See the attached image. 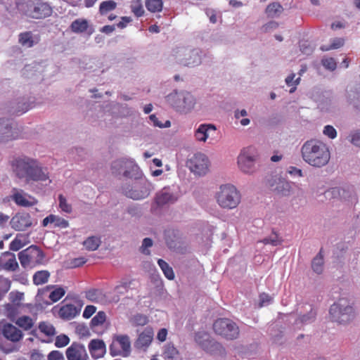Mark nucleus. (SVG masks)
<instances>
[{
	"instance_id": "nucleus-1",
	"label": "nucleus",
	"mask_w": 360,
	"mask_h": 360,
	"mask_svg": "<svg viewBox=\"0 0 360 360\" xmlns=\"http://www.w3.org/2000/svg\"><path fill=\"white\" fill-rule=\"evenodd\" d=\"M11 165L15 176L25 180L27 184L35 181L48 185L52 183L49 169L37 159L27 156L18 157L11 161Z\"/></svg>"
},
{
	"instance_id": "nucleus-2",
	"label": "nucleus",
	"mask_w": 360,
	"mask_h": 360,
	"mask_svg": "<svg viewBox=\"0 0 360 360\" xmlns=\"http://www.w3.org/2000/svg\"><path fill=\"white\" fill-rule=\"evenodd\" d=\"M301 155L306 163L314 167L326 165L330 158L328 146L316 139L307 141L301 147Z\"/></svg>"
},
{
	"instance_id": "nucleus-3",
	"label": "nucleus",
	"mask_w": 360,
	"mask_h": 360,
	"mask_svg": "<svg viewBox=\"0 0 360 360\" xmlns=\"http://www.w3.org/2000/svg\"><path fill=\"white\" fill-rule=\"evenodd\" d=\"M165 100L176 112L184 115L192 112L198 104L195 96L186 90H174L165 97Z\"/></svg>"
},
{
	"instance_id": "nucleus-4",
	"label": "nucleus",
	"mask_w": 360,
	"mask_h": 360,
	"mask_svg": "<svg viewBox=\"0 0 360 360\" xmlns=\"http://www.w3.org/2000/svg\"><path fill=\"white\" fill-rule=\"evenodd\" d=\"M217 205L222 209L233 210L240 202V194L237 188L231 184L221 185L214 195Z\"/></svg>"
},
{
	"instance_id": "nucleus-5",
	"label": "nucleus",
	"mask_w": 360,
	"mask_h": 360,
	"mask_svg": "<svg viewBox=\"0 0 360 360\" xmlns=\"http://www.w3.org/2000/svg\"><path fill=\"white\" fill-rule=\"evenodd\" d=\"M329 314L332 321L346 324L354 319L356 314L353 304L346 298H341L330 306Z\"/></svg>"
},
{
	"instance_id": "nucleus-6",
	"label": "nucleus",
	"mask_w": 360,
	"mask_h": 360,
	"mask_svg": "<svg viewBox=\"0 0 360 360\" xmlns=\"http://www.w3.org/2000/svg\"><path fill=\"white\" fill-rule=\"evenodd\" d=\"M17 7L27 16L36 19L46 18L52 13L51 6L39 0H22L17 4Z\"/></svg>"
},
{
	"instance_id": "nucleus-7",
	"label": "nucleus",
	"mask_w": 360,
	"mask_h": 360,
	"mask_svg": "<svg viewBox=\"0 0 360 360\" xmlns=\"http://www.w3.org/2000/svg\"><path fill=\"white\" fill-rule=\"evenodd\" d=\"M153 190L151 184L144 177L134 179L122 187V193L129 198L141 200L146 198Z\"/></svg>"
},
{
	"instance_id": "nucleus-8",
	"label": "nucleus",
	"mask_w": 360,
	"mask_h": 360,
	"mask_svg": "<svg viewBox=\"0 0 360 360\" xmlns=\"http://www.w3.org/2000/svg\"><path fill=\"white\" fill-rule=\"evenodd\" d=\"M202 56V51L198 49L179 47L172 51V56L178 63L190 68L200 65Z\"/></svg>"
},
{
	"instance_id": "nucleus-9",
	"label": "nucleus",
	"mask_w": 360,
	"mask_h": 360,
	"mask_svg": "<svg viewBox=\"0 0 360 360\" xmlns=\"http://www.w3.org/2000/svg\"><path fill=\"white\" fill-rule=\"evenodd\" d=\"M258 155L257 150L253 146L243 148L237 158L239 170L245 174H253L256 172Z\"/></svg>"
},
{
	"instance_id": "nucleus-10",
	"label": "nucleus",
	"mask_w": 360,
	"mask_h": 360,
	"mask_svg": "<svg viewBox=\"0 0 360 360\" xmlns=\"http://www.w3.org/2000/svg\"><path fill=\"white\" fill-rule=\"evenodd\" d=\"M112 172L116 175L123 174L124 176L137 179L142 178V172L139 166L131 160H120L112 165Z\"/></svg>"
},
{
	"instance_id": "nucleus-11",
	"label": "nucleus",
	"mask_w": 360,
	"mask_h": 360,
	"mask_svg": "<svg viewBox=\"0 0 360 360\" xmlns=\"http://www.w3.org/2000/svg\"><path fill=\"white\" fill-rule=\"evenodd\" d=\"M213 329L216 334L228 340L236 339L239 335L238 327L228 319H217L213 324Z\"/></svg>"
},
{
	"instance_id": "nucleus-12",
	"label": "nucleus",
	"mask_w": 360,
	"mask_h": 360,
	"mask_svg": "<svg viewBox=\"0 0 360 360\" xmlns=\"http://www.w3.org/2000/svg\"><path fill=\"white\" fill-rule=\"evenodd\" d=\"M187 166L194 174L203 176L208 172L210 162L205 154L197 153L188 159Z\"/></svg>"
},
{
	"instance_id": "nucleus-13",
	"label": "nucleus",
	"mask_w": 360,
	"mask_h": 360,
	"mask_svg": "<svg viewBox=\"0 0 360 360\" xmlns=\"http://www.w3.org/2000/svg\"><path fill=\"white\" fill-rule=\"evenodd\" d=\"M269 190L279 196H289L292 191V184L280 176H274L267 181Z\"/></svg>"
},
{
	"instance_id": "nucleus-14",
	"label": "nucleus",
	"mask_w": 360,
	"mask_h": 360,
	"mask_svg": "<svg viewBox=\"0 0 360 360\" xmlns=\"http://www.w3.org/2000/svg\"><path fill=\"white\" fill-rule=\"evenodd\" d=\"M217 128L212 124H200L193 131V138L199 143H212L214 141L213 134L216 132Z\"/></svg>"
},
{
	"instance_id": "nucleus-15",
	"label": "nucleus",
	"mask_w": 360,
	"mask_h": 360,
	"mask_svg": "<svg viewBox=\"0 0 360 360\" xmlns=\"http://www.w3.org/2000/svg\"><path fill=\"white\" fill-rule=\"evenodd\" d=\"M34 257H36L37 263H41L44 257L43 252L35 246H30L18 254L20 262L25 268L30 266Z\"/></svg>"
},
{
	"instance_id": "nucleus-16",
	"label": "nucleus",
	"mask_w": 360,
	"mask_h": 360,
	"mask_svg": "<svg viewBox=\"0 0 360 360\" xmlns=\"http://www.w3.org/2000/svg\"><path fill=\"white\" fill-rule=\"evenodd\" d=\"M10 198L20 207H30L37 204V200L34 196L20 188H13Z\"/></svg>"
},
{
	"instance_id": "nucleus-17",
	"label": "nucleus",
	"mask_w": 360,
	"mask_h": 360,
	"mask_svg": "<svg viewBox=\"0 0 360 360\" xmlns=\"http://www.w3.org/2000/svg\"><path fill=\"white\" fill-rule=\"evenodd\" d=\"M110 350L113 355L120 354L124 357L128 356L131 351L129 337L127 335L117 336L112 342Z\"/></svg>"
},
{
	"instance_id": "nucleus-18",
	"label": "nucleus",
	"mask_w": 360,
	"mask_h": 360,
	"mask_svg": "<svg viewBox=\"0 0 360 360\" xmlns=\"http://www.w3.org/2000/svg\"><path fill=\"white\" fill-rule=\"evenodd\" d=\"M10 224L15 231H24L32 226V219L28 213L18 212L12 217Z\"/></svg>"
},
{
	"instance_id": "nucleus-19",
	"label": "nucleus",
	"mask_w": 360,
	"mask_h": 360,
	"mask_svg": "<svg viewBox=\"0 0 360 360\" xmlns=\"http://www.w3.org/2000/svg\"><path fill=\"white\" fill-rule=\"evenodd\" d=\"M65 354L68 360H87L88 359L85 347L77 342H73L66 349Z\"/></svg>"
},
{
	"instance_id": "nucleus-20",
	"label": "nucleus",
	"mask_w": 360,
	"mask_h": 360,
	"mask_svg": "<svg viewBox=\"0 0 360 360\" xmlns=\"http://www.w3.org/2000/svg\"><path fill=\"white\" fill-rule=\"evenodd\" d=\"M330 193L333 198H339L343 202H353L356 201V195L351 187L333 188Z\"/></svg>"
},
{
	"instance_id": "nucleus-21",
	"label": "nucleus",
	"mask_w": 360,
	"mask_h": 360,
	"mask_svg": "<svg viewBox=\"0 0 360 360\" xmlns=\"http://www.w3.org/2000/svg\"><path fill=\"white\" fill-rule=\"evenodd\" d=\"M195 342L204 350L209 352L213 351V347H218L219 345L211 339L210 335L205 331H199L195 334Z\"/></svg>"
},
{
	"instance_id": "nucleus-22",
	"label": "nucleus",
	"mask_w": 360,
	"mask_h": 360,
	"mask_svg": "<svg viewBox=\"0 0 360 360\" xmlns=\"http://www.w3.org/2000/svg\"><path fill=\"white\" fill-rule=\"evenodd\" d=\"M179 195L169 188H164L156 194L155 202L158 205L174 203L177 200Z\"/></svg>"
},
{
	"instance_id": "nucleus-23",
	"label": "nucleus",
	"mask_w": 360,
	"mask_h": 360,
	"mask_svg": "<svg viewBox=\"0 0 360 360\" xmlns=\"http://www.w3.org/2000/svg\"><path fill=\"white\" fill-rule=\"evenodd\" d=\"M316 315V311L311 305L304 304L300 309V315L295 323L297 325L311 323L315 320Z\"/></svg>"
},
{
	"instance_id": "nucleus-24",
	"label": "nucleus",
	"mask_w": 360,
	"mask_h": 360,
	"mask_svg": "<svg viewBox=\"0 0 360 360\" xmlns=\"http://www.w3.org/2000/svg\"><path fill=\"white\" fill-rule=\"evenodd\" d=\"M2 334L5 338L13 342H19L23 337L22 332L11 323L4 326Z\"/></svg>"
},
{
	"instance_id": "nucleus-25",
	"label": "nucleus",
	"mask_w": 360,
	"mask_h": 360,
	"mask_svg": "<svg viewBox=\"0 0 360 360\" xmlns=\"http://www.w3.org/2000/svg\"><path fill=\"white\" fill-rule=\"evenodd\" d=\"M0 266L7 271H15L18 267V264L14 254L5 252L0 257Z\"/></svg>"
},
{
	"instance_id": "nucleus-26",
	"label": "nucleus",
	"mask_w": 360,
	"mask_h": 360,
	"mask_svg": "<svg viewBox=\"0 0 360 360\" xmlns=\"http://www.w3.org/2000/svg\"><path fill=\"white\" fill-rule=\"evenodd\" d=\"M89 349L93 358L99 359L105 353V345L101 340H92L89 345Z\"/></svg>"
},
{
	"instance_id": "nucleus-27",
	"label": "nucleus",
	"mask_w": 360,
	"mask_h": 360,
	"mask_svg": "<svg viewBox=\"0 0 360 360\" xmlns=\"http://www.w3.org/2000/svg\"><path fill=\"white\" fill-rule=\"evenodd\" d=\"M49 224H53L54 226L61 229L69 226V222L66 219L54 214H50L43 219L42 225L44 226H48Z\"/></svg>"
},
{
	"instance_id": "nucleus-28",
	"label": "nucleus",
	"mask_w": 360,
	"mask_h": 360,
	"mask_svg": "<svg viewBox=\"0 0 360 360\" xmlns=\"http://www.w3.org/2000/svg\"><path fill=\"white\" fill-rule=\"evenodd\" d=\"M153 330L151 328H146L139 336L136 342L138 347H148L153 340Z\"/></svg>"
},
{
	"instance_id": "nucleus-29",
	"label": "nucleus",
	"mask_w": 360,
	"mask_h": 360,
	"mask_svg": "<svg viewBox=\"0 0 360 360\" xmlns=\"http://www.w3.org/2000/svg\"><path fill=\"white\" fill-rule=\"evenodd\" d=\"M35 322L36 319L30 316L22 315L19 316L14 323L24 330H30L34 327Z\"/></svg>"
},
{
	"instance_id": "nucleus-30",
	"label": "nucleus",
	"mask_w": 360,
	"mask_h": 360,
	"mask_svg": "<svg viewBox=\"0 0 360 360\" xmlns=\"http://www.w3.org/2000/svg\"><path fill=\"white\" fill-rule=\"evenodd\" d=\"M30 243L28 235L18 234L10 243V250L18 251Z\"/></svg>"
},
{
	"instance_id": "nucleus-31",
	"label": "nucleus",
	"mask_w": 360,
	"mask_h": 360,
	"mask_svg": "<svg viewBox=\"0 0 360 360\" xmlns=\"http://www.w3.org/2000/svg\"><path fill=\"white\" fill-rule=\"evenodd\" d=\"M84 63H85V65L82 66V68L89 72H104L103 70H101L102 68V63L96 58H86L84 60Z\"/></svg>"
},
{
	"instance_id": "nucleus-32",
	"label": "nucleus",
	"mask_w": 360,
	"mask_h": 360,
	"mask_svg": "<svg viewBox=\"0 0 360 360\" xmlns=\"http://www.w3.org/2000/svg\"><path fill=\"white\" fill-rule=\"evenodd\" d=\"M179 350L172 343H167L162 348V356L165 360H174L179 356Z\"/></svg>"
},
{
	"instance_id": "nucleus-33",
	"label": "nucleus",
	"mask_w": 360,
	"mask_h": 360,
	"mask_svg": "<svg viewBox=\"0 0 360 360\" xmlns=\"http://www.w3.org/2000/svg\"><path fill=\"white\" fill-rule=\"evenodd\" d=\"M78 314L76 307L73 304H65L59 311V316L65 319H71Z\"/></svg>"
},
{
	"instance_id": "nucleus-34",
	"label": "nucleus",
	"mask_w": 360,
	"mask_h": 360,
	"mask_svg": "<svg viewBox=\"0 0 360 360\" xmlns=\"http://www.w3.org/2000/svg\"><path fill=\"white\" fill-rule=\"evenodd\" d=\"M88 27V20L84 18H78L74 20L70 25L72 31L76 33H82L85 32Z\"/></svg>"
},
{
	"instance_id": "nucleus-35",
	"label": "nucleus",
	"mask_w": 360,
	"mask_h": 360,
	"mask_svg": "<svg viewBox=\"0 0 360 360\" xmlns=\"http://www.w3.org/2000/svg\"><path fill=\"white\" fill-rule=\"evenodd\" d=\"M283 11L282 6L277 2H274L268 5L266 8V13L269 18H276L281 15Z\"/></svg>"
},
{
	"instance_id": "nucleus-36",
	"label": "nucleus",
	"mask_w": 360,
	"mask_h": 360,
	"mask_svg": "<svg viewBox=\"0 0 360 360\" xmlns=\"http://www.w3.org/2000/svg\"><path fill=\"white\" fill-rule=\"evenodd\" d=\"M101 243V238L89 236L84 242V247L89 251H94L98 248Z\"/></svg>"
},
{
	"instance_id": "nucleus-37",
	"label": "nucleus",
	"mask_w": 360,
	"mask_h": 360,
	"mask_svg": "<svg viewBox=\"0 0 360 360\" xmlns=\"http://www.w3.org/2000/svg\"><path fill=\"white\" fill-rule=\"evenodd\" d=\"M19 304H8L5 306V314L13 322L19 317Z\"/></svg>"
},
{
	"instance_id": "nucleus-38",
	"label": "nucleus",
	"mask_w": 360,
	"mask_h": 360,
	"mask_svg": "<svg viewBox=\"0 0 360 360\" xmlns=\"http://www.w3.org/2000/svg\"><path fill=\"white\" fill-rule=\"evenodd\" d=\"M248 112L245 109H236L234 111V117L239 120L241 126L246 127L250 124V120L246 117Z\"/></svg>"
},
{
	"instance_id": "nucleus-39",
	"label": "nucleus",
	"mask_w": 360,
	"mask_h": 360,
	"mask_svg": "<svg viewBox=\"0 0 360 360\" xmlns=\"http://www.w3.org/2000/svg\"><path fill=\"white\" fill-rule=\"evenodd\" d=\"M49 276L50 274L48 271H39L33 276V283L37 285H42L48 281Z\"/></svg>"
},
{
	"instance_id": "nucleus-40",
	"label": "nucleus",
	"mask_w": 360,
	"mask_h": 360,
	"mask_svg": "<svg viewBox=\"0 0 360 360\" xmlns=\"http://www.w3.org/2000/svg\"><path fill=\"white\" fill-rule=\"evenodd\" d=\"M117 7V3L112 0L104 1L100 4L99 13L103 15L108 12L115 10Z\"/></svg>"
},
{
	"instance_id": "nucleus-41",
	"label": "nucleus",
	"mask_w": 360,
	"mask_h": 360,
	"mask_svg": "<svg viewBox=\"0 0 360 360\" xmlns=\"http://www.w3.org/2000/svg\"><path fill=\"white\" fill-rule=\"evenodd\" d=\"M158 264L162 272L164 273L166 278L169 280H173L174 278V274L172 267L169 266V264L165 262L164 260L159 259L158 261Z\"/></svg>"
},
{
	"instance_id": "nucleus-42",
	"label": "nucleus",
	"mask_w": 360,
	"mask_h": 360,
	"mask_svg": "<svg viewBox=\"0 0 360 360\" xmlns=\"http://www.w3.org/2000/svg\"><path fill=\"white\" fill-rule=\"evenodd\" d=\"M311 268L313 271L317 274H320L323 272V258L320 254L316 255L312 260Z\"/></svg>"
},
{
	"instance_id": "nucleus-43",
	"label": "nucleus",
	"mask_w": 360,
	"mask_h": 360,
	"mask_svg": "<svg viewBox=\"0 0 360 360\" xmlns=\"http://www.w3.org/2000/svg\"><path fill=\"white\" fill-rule=\"evenodd\" d=\"M146 6L147 9L153 13L159 12L162 8V0H147L146 1Z\"/></svg>"
},
{
	"instance_id": "nucleus-44",
	"label": "nucleus",
	"mask_w": 360,
	"mask_h": 360,
	"mask_svg": "<svg viewBox=\"0 0 360 360\" xmlns=\"http://www.w3.org/2000/svg\"><path fill=\"white\" fill-rule=\"evenodd\" d=\"M39 330L47 336H53L56 334L55 328L48 322H41L39 325Z\"/></svg>"
},
{
	"instance_id": "nucleus-45",
	"label": "nucleus",
	"mask_w": 360,
	"mask_h": 360,
	"mask_svg": "<svg viewBox=\"0 0 360 360\" xmlns=\"http://www.w3.org/2000/svg\"><path fill=\"white\" fill-rule=\"evenodd\" d=\"M345 40L342 38H335L331 40V44L329 46H322V51H329L332 49H337L340 48L344 45Z\"/></svg>"
},
{
	"instance_id": "nucleus-46",
	"label": "nucleus",
	"mask_w": 360,
	"mask_h": 360,
	"mask_svg": "<svg viewBox=\"0 0 360 360\" xmlns=\"http://www.w3.org/2000/svg\"><path fill=\"white\" fill-rule=\"evenodd\" d=\"M131 9L132 13L137 17H140L144 13L143 7L141 0L132 1L131 3Z\"/></svg>"
},
{
	"instance_id": "nucleus-47",
	"label": "nucleus",
	"mask_w": 360,
	"mask_h": 360,
	"mask_svg": "<svg viewBox=\"0 0 360 360\" xmlns=\"http://www.w3.org/2000/svg\"><path fill=\"white\" fill-rule=\"evenodd\" d=\"M20 43L25 47H31L33 46V40L30 32H25L20 35Z\"/></svg>"
},
{
	"instance_id": "nucleus-48",
	"label": "nucleus",
	"mask_w": 360,
	"mask_h": 360,
	"mask_svg": "<svg viewBox=\"0 0 360 360\" xmlns=\"http://www.w3.org/2000/svg\"><path fill=\"white\" fill-rule=\"evenodd\" d=\"M65 293V290L61 287L54 288L49 294V298L53 302L58 301Z\"/></svg>"
},
{
	"instance_id": "nucleus-49",
	"label": "nucleus",
	"mask_w": 360,
	"mask_h": 360,
	"mask_svg": "<svg viewBox=\"0 0 360 360\" xmlns=\"http://www.w3.org/2000/svg\"><path fill=\"white\" fill-rule=\"evenodd\" d=\"M58 201L59 207L63 212L66 213H70L72 212L71 205L68 203L67 199L63 195H59Z\"/></svg>"
},
{
	"instance_id": "nucleus-50",
	"label": "nucleus",
	"mask_w": 360,
	"mask_h": 360,
	"mask_svg": "<svg viewBox=\"0 0 360 360\" xmlns=\"http://www.w3.org/2000/svg\"><path fill=\"white\" fill-rule=\"evenodd\" d=\"M153 245L152 239L146 238L143 240L141 246L140 247V251L141 253L148 255H150L149 248Z\"/></svg>"
},
{
	"instance_id": "nucleus-51",
	"label": "nucleus",
	"mask_w": 360,
	"mask_h": 360,
	"mask_svg": "<svg viewBox=\"0 0 360 360\" xmlns=\"http://www.w3.org/2000/svg\"><path fill=\"white\" fill-rule=\"evenodd\" d=\"M149 120L154 127H158L160 128H168L171 126L170 121L167 120L164 124H162L159 121L158 118L155 115H150Z\"/></svg>"
},
{
	"instance_id": "nucleus-52",
	"label": "nucleus",
	"mask_w": 360,
	"mask_h": 360,
	"mask_svg": "<svg viewBox=\"0 0 360 360\" xmlns=\"http://www.w3.org/2000/svg\"><path fill=\"white\" fill-rule=\"evenodd\" d=\"M300 80V77H296V75L292 72L285 77V82L288 86H290L292 85H299Z\"/></svg>"
},
{
	"instance_id": "nucleus-53",
	"label": "nucleus",
	"mask_w": 360,
	"mask_h": 360,
	"mask_svg": "<svg viewBox=\"0 0 360 360\" xmlns=\"http://www.w3.org/2000/svg\"><path fill=\"white\" fill-rule=\"evenodd\" d=\"M131 321L136 326H144L148 323V318L142 314H136L131 318Z\"/></svg>"
},
{
	"instance_id": "nucleus-54",
	"label": "nucleus",
	"mask_w": 360,
	"mask_h": 360,
	"mask_svg": "<svg viewBox=\"0 0 360 360\" xmlns=\"http://www.w3.org/2000/svg\"><path fill=\"white\" fill-rule=\"evenodd\" d=\"M323 134L331 139H335L338 134L336 129L332 125L325 126Z\"/></svg>"
},
{
	"instance_id": "nucleus-55",
	"label": "nucleus",
	"mask_w": 360,
	"mask_h": 360,
	"mask_svg": "<svg viewBox=\"0 0 360 360\" xmlns=\"http://www.w3.org/2000/svg\"><path fill=\"white\" fill-rule=\"evenodd\" d=\"M70 342L69 338L65 335H60L57 336L55 342V345L57 347H63L68 345Z\"/></svg>"
},
{
	"instance_id": "nucleus-56",
	"label": "nucleus",
	"mask_w": 360,
	"mask_h": 360,
	"mask_svg": "<svg viewBox=\"0 0 360 360\" xmlns=\"http://www.w3.org/2000/svg\"><path fill=\"white\" fill-rule=\"evenodd\" d=\"M321 62L325 68L330 71H333L336 68V61L333 58H323Z\"/></svg>"
},
{
	"instance_id": "nucleus-57",
	"label": "nucleus",
	"mask_w": 360,
	"mask_h": 360,
	"mask_svg": "<svg viewBox=\"0 0 360 360\" xmlns=\"http://www.w3.org/2000/svg\"><path fill=\"white\" fill-rule=\"evenodd\" d=\"M349 141L353 145L360 148V131L352 132L349 136Z\"/></svg>"
},
{
	"instance_id": "nucleus-58",
	"label": "nucleus",
	"mask_w": 360,
	"mask_h": 360,
	"mask_svg": "<svg viewBox=\"0 0 360 360\" xmlns=\"http://www.w3.org/2000/svg\"><path fill=\"white\" fill-rule=\"evenodd\" d=\"M262 242L264 244H271L274 246H276L280 244V240L278 239V236L276 233H272L269 237L265 238Z\"/></svg>"
},
{
	"instance_id": "nucleus-59",
	"label": "nucleus",
	"mask_w": 360,
	"mask_h": 360,
	"mask_svg": "<svg viewBox=\"0 0 360 360\" xmlns=\"http://www.w3.org/2000/svg\"><path fill=\"white\" fill-rule=\"evenodd\" d=\"M105 314L103 311H99L91 320L92 324L98 326L103 323L105 321Z\"/></svg>"
},
{
	"instance_id": "nucleus-60",
	"label": "nucleus",
	"mask_w": 360,
	"mask_h": 360,
	"mask_svg": "<svg viewBox=\"0 0 360 360\" xmlns=\"http://www.w3.org/2000/svg\"><path fill=\"white\" fill-rule=\"evenodd\" d=\"M101 292L98 290H91L86 292V297L94 302H97L98 300Z\"/></svg>"
},
{
	"instance_id": "nucleus-61",
	"label": "nucleus",
	"mask_w": 360,
	"mask_h": 360,
	"mask_svg": "<svg viewBox=\"0 0 360 360\" xmlns=\"http://www.w3.org/2000/svg\"><path fill=\"white\" fill-rule=\"evenodd\" d=\"M9 297L11 302H13L14 304H19V302H20L23 299L24 294L19 292H11L9 294Z\"/></svg>"
},
{
	"instance_id": "nucleus-62",
	"label": "nucleus",
	"mask_w": 360,
	"mask_h": 360,
	"mask_svg": "<svg viewBox=\"0 0 360 360\" xmlns=\"http://www.w3.org/2000/svg\"><path fill=\"white\" fill-rule=\"evenodd\" d=\"M48 360H65V359L60 352L52 351L48 355Z\"/></svg>"
},
{
	"instance_id": "nucleus-63",
	"label": "nucleus",
	"mask_w": 360,
	"mask_h": 360,
	"mask_svg": "<svg viewBox=\"0 0 360 360\" xmlns=\"http://www.w3.org/2000/svg\"><path fill=\"white\" fill-rule=\"evenodd\" d=\"M271 301V297L265 293H262L259 296V306L264 307L268 305Z\"/></svg>"
},
{
	"instance_id": "nucleus-64",
	"label": "nucleus",
	"mask_w": 360,
	"mask_h": 360,
	"mask_svg": "<svg viewBox=\"0 0 360 360\" xmlns=\"http://www.w3.org/2000/svg\"><path fill=\"white\" fill-rule=\"evenodd\" d=\"M31 360H44V355L38 350L34 349L30 352Z\"/></svg>"
}]
</instances>
